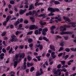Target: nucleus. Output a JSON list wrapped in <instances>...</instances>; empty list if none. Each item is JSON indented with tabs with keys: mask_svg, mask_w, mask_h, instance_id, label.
Returning <instances> with one entry per match:
<instances>
[{
	"mask_svg": "<svg viewBox=\"0 0 76 76\" xmlns=\"http://www.w3.org/2000/svg\"><path fill=\"white\" fill-rule=\"evenodd\" d=\"M69 57V56L68 55H67L65 56H64L63 57V58H64L65 60H66V59H67Z\"/></svg>",
	"mask_w": 76,
	"mask_h": 76,
	"instance_id": "obj_25",
	"label": "nucleus"
},
{
	"mask_svg": "<svg viewBox=\"0 0 76 76\" xmlns=\"http://www.w3.org/2000/svg\"><path fill=\"white\" fill-rule=\"evenodd\" d=\"M70 24H72V27H74V28H75L76 26V24H75V23H76L75 22H71L69 23Z\"/></svg>",
	"mask_w": 76,
	"mask_h": 76,
	"instance_id": "obj_14",
	"label": "nucleus"
},
{
	"mask_svg": "<svg viewBox=\"0 0 76 76\" xmlns=\"http://www.w3.org/2000/svg\"><path fill=\"white\" fill-rule=\"evenodd\" d=\"M6 63H9V58H7V60L6 61Z\"/></svg>",
	"mask_w": 76,
	"mask_h": 76,
	"instance_id": "obj_61",
	"label": "nucleus"
},
{
	"mask_svg": "<svg viewBox=\"0 0 76 76\" xmlns=\"http://www.w3.org/2000/svg\"><path fill=\"white\" fill-rule=\"evenodd\" d=\"M26 10H27L26 9H25V10H20L19 12L20 15H23V14L24 13H25V12L26 11Z\"/></svg>",
	"mask_w": 76,
	"mask_h": 76,
	"instance_id": "obj_8",
	"label": "nucleus"
},
{
	"mask_svg": "<svg viewBox=\"0 0 76 76\" xmlns=\"http://www.w3.org/2000/svg\"><path fill=\"white\" fill-rule=\"evenodd\" d=\"M2 52H3V53H6V50L4 48H3L2 49Z\"/></svg>",
	"mask_w": 76,
	"mask_h": 76,
	"instance_id": "obj_42",
	"label": "nucleus"
},
{
	"mask_svg": "<svg viewBox=\"0 0 76 76\" xmlns=\"http://www.w3.org/2000/svg\"><path fill=\"white\" fill-rule=\"evenodd\" d=\"M27 58L28 60H31L32 59V58L30 56H27Z\"/></svg>",
	"mask_w": 76,
	"mask_h": 76,
	"instance_id": "obj_40",
	"label": "nucleus"
},
{
	"mask_svg": "<svg viewBox=\"0 0 76 76\" xmlns=\"http://www.w3.org/2000/svg\"><path fill=\"white\" fill-rule=\"evenodd\" d=\"M56 28V26H53L50 27V33L51 34H54V31L53 30L54 29H55Z\"/></svg>",
	"mask_w": 76,
	"mask_h": 76,
	"instance_id": "obj_6",
	"label": "nucleus"
},
{
	"mask_svg": "<svg viewBox=\"0 0 76 76\" xmlns=\"http://www.w3.org/2000/svg\"><path fill=\"white\" fill-rule=\"evenodd\" d=\"M23 20L22 18H21L20 19V22L21 23V22H23Z\"/></svg>",
	"mask_w": 76,
	"mask_h": 76,
	"instance_id": "obj_60",
	"label": "nucleus"
},
{
	"mask_svg": "<svg viewBox=\"0 0 76 76\" xmlns=\"http://www.w3.org/2000/svg\"><path fill=\"white\" fill-rule=\"evenodd\" d=\"M63 50H64V48H63V47H61L58 50V51H59V52H60L61 51H63Z\"/></svg>",
	"mask_w": 76,
	"mask_h": 76,
	"instance_id": "obj_31",
	"label": "nucleus"
},
{
	"mask_svg": "<svg viewBox=\"0 0 76 76\" xmlns=\"http://www.w3.org/2000/svg\"><path fill=\"white\" fill-rule=\"evenodd\" d=\"M24 47V46H23V45H20L18 47V48H20L21 50H22V49H23V48Z\"/></svg>",
	"mask_w": 76,
	"mask_h": 76,
	"instance_id": "obj_29",
	"label": "nucleus"
},
{
	"mask_svg": "<svg viewBox=\"0 0 76 76\" xmlns=\"http://www.w3.org/2000/svg\"><path fill=\"white\" fill-rule=\"evenodd\" d=\"M21 33V31H17L15 32V34L16 35H18L19 34H20Z\"/></svg>",
	"mask_w": 76,
	"mask_h": 76,
	"instance_id": "obj_37",
	"label": "nucleus"
},
{
	"mask_svg": "<svg viewBox=\"0 0 76 76\" xmlns=\"http://www.w3.org/2000/svg\"><path fill=\"white\" fill-rule=\"evenodd\" d=\"M60 45L61 47H63L64 46V43H63L61 42L60 43Z\"/></svg>",
	"mask_w": 76,
	"mask_h": 76,
	"instance_id": "obj_50",
	"label": "nucleus"
},
{
	"mask_svg": "<svg viewBox=\"0 0 76 76\" xmlns=\"http://www.w3.org/2000/svg\"><path fill=\"white\" fill-rule=\"evenodd\" d=\"M38 17H42L43 18H45L47 17V16H46V14L44 13L43 14H41L38 16Z\"/></svg>",
	"mask_w": 76,
	"mask_h": 76,
	"instance_id": "obj_10",
	"label": "nucleus"
},
{
	"mask_svg": "<svg viewBox=\"0 0 76 76\" xmlns=\"http://www.w3.org/2000/svg\"><path fill=\"white\" fill-rule=\"evenodd\" d=\"M62 20V19H61V18H58L57 17V21H61Z\"/></svg>",
	"mask_w": 76,
	"mask_h": 76,
	"instance_id": "obj_48",
	"label": "nucleus"
},
{
	"mask_svg": "<svg viewBox=\"0 0 76 76\" xmlns=\"http://www.w3.org/2000/svg\"><path fill=\"white\" fill-rule=\"evenodd\" d=\"M32 33H33V31H30L27 34V35H30L31 34H32Z\"/></svg>",
	"mask_w": 76,
	"mask_h": 76,
	"instance_id": "obj_39",
	"label": "nucleus"
},
{
	"mask_svg": "<svg viewBox=\"0 0 76 76\" xmlns=\"http://www.w3.org/2000/svg\"><path fill=\"white\" fill-rule=\"evenodd\" d=\"M64 38L65 39V40H67V39H68V38H69V36H64Z\"/></svg>",
	"mask_w": 76,
	"mask_h": 76,
	"instance_id": "obj_41",
	"label": "nucleus"
},
{
	"mask_svg": "<svg viewBox=\"0 0 76 76\" xmlns=\"http://www.w3.org/2000/svg\"><path fill=\"white\" fill-rule=\"evenodd\" d=\"M10 3L11 4H15V1H10Z\"/></svg>",
	"mask_w": 76,
	"mask_h": 76,
	"instance_id": "obj_45",
	"label": "nucleus"
},
{
	"mask_svg": "<svg viewBox=\"0 0 76 76\" xmlns=\"http://www.w3.org/2000/svg\"><path fill=\"white\" fill-rule=\"evenodd\" d=\"M60 62L61 65H63V66L65 65V63H66V61H60Z\"/></svg>",
	"mask_w": 76,
	"mask_h": 76,
	"instance_id": "obj_26",
	"label": "nucleus"
},
{
	"mask_svg": "<svg viewBox=\"0 0 76 76\" xmlns=\"http://www.w3.org/2000/svg\"><path fill=\"white\" fill-rule=\"evenodd\" d=\"M26 62H24L23 64V69L25 70L26 69Z\"/></svg>",
	"mask_w": 76,
	"mask_h": 76,
	"instance_id": "obj_23",
	"label": "nucleus"
},
{
	"mask_svg": "<svg viewBox=\"0 0 76 76\" xmlns=\"http://www.w3.org/2000/svg\"><path fill=\"white\" fill-rule=\"evenodd\" d=\"M63 19L64 20H65V21H67L68 22H70L71 21L69 18H67L65 16H63Z\"/></svg>",
	"mask_w": 76,
	"mask_h": 76,
	"instance_id": "obj_9",
	"label": "nucleus"
},
{
	"mask_svg": "<svg viewBox=\"0 0 76 76\" xmlns=\"http://www.w3.org/2000/svg\"><path fill=\"white\" fill-rule=\"evenodd\" d=\"M43 31H44L45 32H47V31H48V28H45L43 29Z\"/></svg>",
	"mask_w": 76,
	"mask_h": 76,
	"instance_id": "obj_34",
	"label": "nucleus"
},
{
	"mask_svg": "<svg viewBox=\"0 0 76 76\" xmlns=\"http://www.w3.org/2000/svg\"><path fill=\"white\" fill-rule=\"evenodd\" d=\"M34 13H35V14L36 16H37V12H36V11L33 10L32 11V15H34Z\"/></svg>",
	"mask_w": 76,
	"mask_h": 76,
	"instance_id": "obj_36",
	"label": "nucleus"
},
{
	"mask_svg": "<svg viewBox=\"0 0 76 76\" xmlns=\"http://www.w3.org/2000/svg\"><path fill=\"white\" fill-rule=\"evenodd\" d=\"M72 33L70 31H62L60 33V35H65V34H67L68 35H70V34H71Z\"/></svg>",
	"mask_w": 76,
	"mask_h": 76,
	"instance_id": "obj_5",
	"label": "nucleus"
},
{
	"mask_svg": "<svg viewBox=\"0 0 76 76\" xmlns=\"http://www.w3.org/2000/svg\"><path fill=\"white\" fill-rule=\"evenodd\" d=\"M65 51H66V52H70V50L69 48H65Z\"/></svg>",
	"mask_w": 76,
	"mask_h": 76,
	"instance_id": "obj_28",
	"label": "nucleus"
},
{
	"mask_svg": "<svg viewBox=\"0 0 76 76\" xmlns=\"http://www.w3.org/2000/svg\"><path fill=\"white\" fill-rule=\"evenodd\" d=\"M34 25H31L30 26L29 29H31V30H32V29H34Z\"/></svg>",
	"mask_w": 76,
	"mask_h": 76,
	"instance_id": "obj_19",
	"label": "nucleus"
},
{
	"mask_svg": "<svg viewBox=\"0 0 76 76\" xmlns=\"http://www.w3.org/2000/svg\"><path fill=\"white\" fill-rule=\"evenodd\" d=\"M35 70V68L34 67H32L31 68V69L30 70V72H33L34 70Z\"/></svg>",
	"mask_w": 76,
	"mask_h": 76,
	"instance_id": "obj_32",
	"label": "nucleus"
},
{
	"mask_svg": "<svg viewBox=\"0 0 76 76\" xmlns=\"http://www.w3.org/2000/svg\"><path fill=\"white\" fill-rule=\"evenodd\" d=\"M14 68H15L17 66V64H18V62H17V61H15L14 62Z\"/></svg>",
	"mask_w": 76,
	"mask_h": 76,
	"instance_id": "obj_22",
	"label": "nucleus"
},
{
	"mask_svg": "<svg viewBox=\"0 0 76 76\" xmlns=\"http://www.w3.org/2000/svg\"><path fill=\"white\" fill-rule=\"evenodd\" d=\"M11 18H12V17H11L10 15L8 16L7 18L6 21H4L3 23V25H4V26H6V23H7V22L9 21V19H11Z\"/></svg>",
	"mask_w": 76,
	"mask_h": 76,
	"instance_id": "obj_4",
	"label": "nucleus"
},
{
	"mask_svg": "<svg viewBox=\"0 0 76 76\" xmlns=\"http://www.w3.org/2000/svg\"><path fill=\"white\" fill-rule=\"evenodd\" d=\"M34 34L36 35H38V34H39V31L38 30H36L34 31Z\"/></svg>",
	"mask_w": 76,
	"mask_h": 76,
	"instance_id": "obj_27",
	"label": "nucleus"
},
{
	"mask_svg": "<svg viewBox=\"0 0 76 76\" xmlns=\"http://www.w3.org/2000/svg\"><path fill=\"white\" fill-rule=\"evenodd\" d=\"M2 2H3V6H6V2H5V1H3Z\"/></svg>",
	"mask_w": 76,
	"mask_h": 76,
	"instance_id": "obj_54",
	"label": "nucleus"
},
{
	"mask_svg": "<svg viewBox=\"0 0 76 76\" xmlns=\"http://www.w3.org/2000/svg\"><path fill=\"white\" fill-rule=\"evenodd\" d=\"M46 32L43 31H42V34L43 35H46Z\"/></svg>",
	"mask_w": 76,
	"mask_h": 76,
	"instance_id": "obj_52",
	"label": "nucleus"
},
{
	"mask_svg": "<svg viewBox=\"0 0 76 76\" xmlns=\"http://www.w3.org/2000/svg\"><path fill=\"white\" fill-rule=\"evenodd\" d=\"M39 50H42V48H43L42 45H36V48H39Z\"/></svg>",
	"mask_w": 76,
	"mask_h": 76,
	"instance_id": "obj_12",
	"label": "nucleus"
},
{
	"mask_svg": "<svg viewBox=\"0 0 76 76\" xmlns=\"http://www.w3.org/2000/svg\"><path fill=\"white\" fill-rule=\"evenodd\" d=\"M34 55L35 56H38V53H37L36 52H34Z\"/></svg>",
	"mask_w": 76,
	"mask_h": 76,
	"instance_id": "obj_64",
	"label": "nucleus"
},
{
	"mask_svg": "<svg viewBox=\"0 0 76 76\" xmlns=\"http://www.w3.org/2000/svg\"><path fill=\"white\" fill-rule=\"evenodd\" d=\"M33 63H28L27 64V66L28 67H31L33 65Z\"/></svg>",
	"mask_w": 76,
	"mask_h": 76,
	"instance_id": "obj_21",
	"label": "nucleus"
},
{
	"mask_svg": "<svg viewBox=\"0 0 76 76\" xmlns=\"http://www.w3.org/2000/svg\"><path fill=\"white\" fill-rule=\"evenodd\" d=\"M28 43H31V42H33V40L31 38H29L28 39Z\"/></svg>",
	"mask_w": 76,
	"mask_h": 76,
	"instance_id": "obj_24",
	"label": "nucleus"
},
{
	"mask_svg": "<svg viewBox=\"0 0 76 76\" xmlns=\"http://www.w3.org/2000/svg\"><path fill=\"white\" fill-rule=\"evenodd\" d=\"M20 23V22H19V21H17L15 23H14V25L15 26H17L18 25V24H19Z\"/></svg>",
	"mask_w": 76,
	"mask_h": 76,
	"instance_id": "obj_18",
	"label": "nucleus"
},
{
	"mask_svg": "<svg viewBox=\"0 0 76 76\" xmlns=\"http://www.w3.org/2000/svg\"><path fill=\"white\" fill-rule=\"evenodd\" d=\"M53 72L54 73V75L55 76H57V68H55L53 69Z\"/></svg>",
	"mask_w": 76,
	"mask_h": 76,
	"instance_id": "obj_7",
	"label": "nucleus"
},
{
	"mask_svg": "<svg viewBox=\"0 0 76 76\" xmlns=\"http://www.w3.org/2000/svg\"><path fill=\"white\" fill-rule=\"evenodd\" d=\"M12 50H13V48L12 47H11L10 50L8 52L9 53H15V51H12Z\"/></svg>",
	"mask_w": 76,
	"mask_h": 76,
	"instance_id": "obj_16",
	"label": "nucleus"
},
{
	"mask_svg": "<svg viewBox=\"0 0 76 76\" xmlns=\"http://www.w3.org/2000/svg\"><path fill=\"white\" fill-rule=\"evenodd\" d=\"M6 34V31H4L2 34V36L3 37V36H4Z\"/></svg>",
	"mask_w": 76,
	"mask_h": 76,
	"instance_id": "obj_47",
	"label": "nucleus"
},
{
	"mask_svg": "<svg viewBox=\"0 0 76 76\" xmlns=\"http://www.w3.org/2000/svg\"><path fill=\"white\" fill-rule=\"evenodd\" d=\"M66 69L65 68L63 69H62L61 71H62V72H67V69Z\"/></svg>",
	"mask_w": 76,
	"mask_h": 76,
	"instance_id": "obj_44",
	"label": "nucleus"
},
{
	"mask_svg": "<svg viewBox=\"0 0 76 76\" xmlns=\"http://www.w3.org/2000/svg\"><path fill=\"white\" fill-rule=\"evenodd\" d=\"M50 48L51 50H53V51H55L56 50L55 49V48L54 47V46L53 45H50Z\"/></svg>",
	"mask_w": 76,
	"mask_h": 76,
	"instance_id": "obj_17",
	"label": "nucleus"
},
{
	"mask_svg": "<svg viewBox=\"0 0 76 76\" xmlns=\"http://www.w3.org/2000/svg\"><path fill=\"white\" fill-rule=\"evenodd\" d=\"M4 56V54L3 53H1L0 55V59H3V56Z\"/></svg>",
	"mask_w": 76,
	"mask_h": 76,
	"instance_id": "obj_20",
	"label": "nucleus"
},
{
	"mask_svg": "<svg viewBox=\"0 0 76 76\" xmlns=\"http://www.w3.org/2000/svg\"><path fill=\"white\" fill-rule=\"evenodd\" d=\"M10 48V46H8L6 48L7 51H8V50H9Z\"/></svg>",
	"mask_w": 76,
	"mask_h": 76,
	"instance_id": "obj_53",
	"label": "nucleus"
},
{
	"mask_svg": "<svg viewBox=\"0 0 76 76\" xmlns=\"http://www.w3.org/2000/svg\"><path fill=\"white\" fill-rule=\"evenodd\" d=\"M12 38L11 40V42H13L15 41V38H16V37L15 35L14 34H12L11 36Z\"/></svg>",
	"mask_w": 76,
	"mask_h": 76,
	"instance_id": "obj_13",
	"label": "nucleus"
},
{
	"mask_svg": "<svg viewBox=\"0 0 76 76\" xmlns=\"http://www.w3.org/2000/svg\"><path fill=\"white\" fill-rule=\"evenodd\" d=\"M29 69H26L25 71L26 72V73L28 74V72H29Z\"/></svg>",
	"mask_w": 76,
	"mask_h": 76,
	"instance_id": "obj_38",
	"label": "nucleus"
},
{
	"mask_svg": "<svg viewBox=\"0 0 76 76\" xmlns=\"http://www.w3.org/2000/svg\"><path fill=\"white\" fill-rule=\"evenodd\" d=\"M24 4H26L27 5L29 4V3L28 2V0H26V2L24 3Z\"/></svg>",
	"mask_w": 76,
	"mask_h": 76,
	"instance_id": "obj_56",
	"label": "nucleus"
},
{
	"mask_svg": "<svg viewBox=\"0 0 76 76\" xmlns=\"http://www.w3.org/2000/svg\"><path fill=\"white\" fill-rule=\"evenodd\" d=\"M28 13L30 15H32V11H29L28 12Z\"/></svg>",
	"mask_w": 76,
	"mask_h": 76,
	"instance_id": "obj_62",
	"label": "nucleus"
},
{
	"mask_svg": "<svg viewBox=\"0 0 76 76\" xmlns=\"http://www.w3.org/2000/svg\"><path fill=\"white\" fill-rule=\"evenodd\" d=\"M43 39L44 40H45V41H49V40H48V39H47V38L46 37H43Z\"/></svg>",
	"mask_w": 76,
	"mask_h": 76,
	"instance_id": "obj_35",
	"label": "nucleus"
},
{
	"mask_svg": "<svg viewBox=\"0 0 76 76\" xmlns=\"http://www.w3.org/2000/svg\"><path fill=\"white\" fill-rule=\"evenodd\" d=\"M69 75V72H66L65 73V76H67Z\"/></svg>",
	"mask_w": 76,
	"mask_h": 76,
	"instance_id": "obj_58",
	"label": "nucleus"
},
{
	"mask_svg": "<svg viewBox=\"0 0 76 76\" xmlns=\"http://www.w3.org/2000/svg\"><path fill=\"white\" fill-rule=\"evenodd\" d=\"M61 64H59L57 66L58 69H60L61 68Z\"/></svg>",
	"mask_w": 76,
	"mask_h": 76,
	"instance_id": "obj_46",
	"label": "nucleus"
},
{
	"mask_svg": "<svg viewBox=\"0 0 76 76\" xmlns=\"http://www.w3.org/2000/svg\"><path fill=\"white\" fill-rule=\"evenodd\" d=\"M71 26L68 25H65L64 26H60V28L61 29L60 31H66V28H71Z\"/></svg>",
	"mask_w": 76,
	"mask_h": 76,
	"instance_id": "obj_3",
	"label": "nucleus"
},
{
	"mask_svg": "<svg viewBox=\"0 0 76 76\" xmlns=\"http://www.w3.org/2000/svg\"><path fill=\"white\" fill-rule=\"evenodd\" d=\"M68 67V65L67 64L64 65H63L61 67V68H64V67H66V68H67Z\"/></svg>",
	"mask_w": 76,
	"mask_h": 76,
	"instance_id": "obj_33",
	"label": "nucleus"
},
{
	"mask_svg": "<svg viewBox=\"0 0 76 76\" xmlns=\"http://www.w3.org/2000/svg\"><path fill=\"white\" fill-rule=\"evenodd\" d=\"M34 9V6L32 4H31L29 6V8L28 10H31L32 9Z\"/></svg>",
	"mask_w": 76,
	"mask_h": 76,
	"instance_id": "obj_11",
	"label": "nucleus"
},
{
	"mask_svg": "<svg viewBox=\"0 0 76 76\" xmlns=\"http://www.w3.org/2000/svg\"><path fill=\"white\" fill-rule=\"evenodd\" d=\"M30 19H31V20H32V22H34V21H35V20H34V18H33V17H30Z\"/></svg>",
	"mask_w": 76,
	"mask_h": 76,
	"instance_id": "obj_51",
	"label": "nucleus"
},
{
	"mask_svg": "<svg viewBox=\"0 0 76 76\" xmlns=\"http://www.w3.org/2000/svg\"><path fill=\"white\" fill-rule=\"evenodd\" d=\"M42 28H40L39 29V35L40 34H41V31H42Z\"/></svg>",
	"mask_w": 76,
	"mask_h": 76,
	"instance_id": "obj_43",
	"label": "nucleus"
},
{
	"mask_svg": "<svg viewBox=\"0 0 76 76\" xmlns=\"http://www.w3.org/2000/svg\"><path fill=\"white\" fill-rule=\"evenodd\" d=\"M50 56V54L49 53H47L46 55V56L48 57H49V56Z\"/></svg>",
	"mask_w": 76,
	"mask_h": 76,
	"instance_id": "obj_59",
	"label": "nucleus"
},
{
	"mask_svg": "<svg viewBox=\"0 0 76 76\" xmlns=\"http://www.w3.org/2000/svg\"><path fill=\"white\" fill-rule=\"evenodd\" d=\"M57 9V8L56 9V8L53 9L51 7H49L48 8V11H50V13L48 15V16H54V14L53 13L55 12L56 11V10Z\"/></svg>",
	"mask_w": 76,
	"mask_h": 76,
	"instance_id": "obj_2",
	"label": "nucleus"
},
{
	"mask_svg": "<svg viewBox=\"0 0 76 76\" xmlns=\"http://www.w3.org/2000/svg\"><path fill=\"white\" fill-rule=\"evenodd\" d=\"M45 64L46 66H48V61H46L45 62Z\"/></svg>",
	"mask_w": 76,
	"mask_h": 76,
	"instance_id": "obj_63",
	"label": "nucleus"
},
{
	"mask_svg": "<svg viewBox=\"0 0 76 76\" xmlns=\"http://www.w3.org/2000/svg\"><path fill=\"white\" fill-rule=\"evenodd\" d=\"M63 53H61L58 54V57H61L63 55Z\"/></svg>",
	"mask_w": 76,
	"mask_h": 76,
	"instance_id": "obj_55",
	"label": "nucleus"
},
{
	"mask_svg": "<svg viewBox=\"0 0 76 76\" xmlns=\"http://www.w3.org/2000/svg\"><path fill=\"white\" fill-rule=\"evenodd\" d=\"M39 23L41 25H46V23L45 22H43L42 21H40L39 22Z\"/></svg>",
	"mask_w": 76,
	"mask_h": 76,
	"instance_id": "obj_15",
	"label": "nucleus"
},
{
	"mask_svg": "<svg viewBox=\"0 0 76 76\" xmlns=\"http://www.w3.org/2000/svg\"><path fill=\"white\" fill-rule=\"evenodd\" d=\"M36 76H40L41 75L40 73L38 71H37L36 74Z\"/></svg>",
	"mask_w": 76,
	"mask_h": 76,
	"instance_id": "obj_30",
	"label": "nucleus"
},
{
	"mask_svg": "<svg viewBox=\"0 0 76 76\" xmlns=\"http://www.w3.org/2000/svg\"><path fill=\"white\" fill-rule=\"evenodd\" d=\"M25 55L24 53H19L18 54H16L15 55V60L17 61L18 60V58L19 56V57L20 58H19L18 61V63H19L22 60V58H23L25 57Z\"/></svg>",
	"mask_w": 76,
	"mask_h": 76,
	"instance_id": "obj_1",
	"label": "nucleus"
},
{
	"mask_svg": "<svg viewBox=\"0 0 76 76\" xmlns=\"http://www.w3.org/2000/svg\"><path fill=\"white\" fill-rule=\"evenodd\" d=\"M10 28L11 29L14 28V26L13 24L10 25Z\"/></svg>",
	"mask_w": 76,
	"mask_h": 76,
	"instance_id": "obj_49",
	"label": "nucleus"
},
{
	"mask_svg": "<svg viewBox=\"0 0 76 76\" xmlns=\"http://www.w3.org/2000/svg\"><path fill=\"white\" fill-rule=\"evenodd\" d=\"M51 57L53 58H56V56L54 55H52Z\"/></svg>",
	"mask_w": 76,
	"mask_h": 76,
	"instance_id": "obj_57",
	"label": "nucleus"
}]
</instances>
